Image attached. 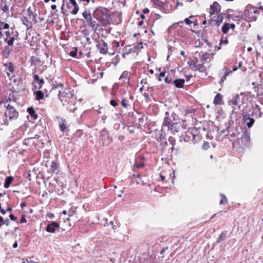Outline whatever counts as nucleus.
I'll return each instance as SVG.
<instances>
[{
	"label": "nucleus",
	"mask_w": 263,
	"mask_h": 263,
	"mask_svg": "<svg viewBox=\"0 0 263 263\" xmlns=\"http://www.w3.org/2000/svg\"><path fill=\"white\" fill-rule=\"evenodd\" d=\"M222 103V96L220 93H217L214 100V103L215 104L220 105Z\"/></svg>",
	"instance_id": "aec40b11"
},
{
	"label": "nucleus",
	"mask_w": 263,
	"mask_h": 263,
	"mask_svg": "<svg viewBox=\"0 0 263 263\" xmlns=\"http://www.w3.org/2000/svg\"><path fill=\"white\" fill-rule=\"evenodd\" d=\"M251 116H256L257 117H260L262 113L261 112L259 106L257 105H255V107H253V110L251 114H250Z\"/></svg>",
	"instance_id": "f3484780"
},
{
	"label": "nucleus",
	"mask_w": 263,
	"mask_h": 263,
	"mask_svg": "<svg viewBox=\"0 0 263 263\" xmlns=\"http://www.w3.org/2000/svg\"><path fill=\"white\" fill-rule=\"evenodd\" d=\"M129 73L128 71H124L120 77V80H124L123 81L125 82V80H128ZM128 84H129V81H128Z\"/></svg>",
	"instance_id": "5701e85b"
},
{
	"label": "nucleus",
	"mask_w": 263,
	"mask_h": 263,
	"mask_svg": "<svg viewBox=\"0 0 263 263\" xmlns=\"http://www.w3.org/2000/svg\"><path fill=\"white\" fill-rule=\"evenodd\" d=\"M59 164L57 162L52 161L49 169L47 171V173L52 175L53 173H58L59 171Z\"/></svg>",
	"instance_id": "2eb2a0df"
},
{
	"label": "nucleus",
	"mask_w": 263,
	"mask_h": 263,
	"mask_svg": "<svg viewBox=\"0 0 263 263\" xmlns=\"http://www.w3.org/2000/svg\"><path fill=\"white\" fill-rule=\"evenodd\" d=\"M196 62L194 61L193 60H189L187 61V64L190 66H193L194 67L195 66Z\"/></svg>",
	"instance_id": "a19ab883"
},
{
	"label": "nucleus",
	"mask_w": 263,
	"mask_h": 263,
	"mask_svg": "<svg viewBox=\"0 0 263 263\" xmlns=\"http://www.w3.org/2000/svg\"><path fill=\"white\" fill-rule=\"evenodd\" d=\"M183 22H182V21H181V22H178V23H177V24H178L179 26H181V27H182V25L183 24Z\"/></svg>",
	"instance_id": "338daca9"
},
{
	"label": "nucleus",
	"mask_w": 263,
	"mask_h": 263,
	"mask_svg": "<svg viewBox=\"0 0 263 263\" xmlns=\"http://www.w3.org/2000/svg\"><path fill=\"white\" fill-rule=\"evenodd\" d=\"M63 2L66 4L68 9H70L72 6L73 7V9L70 12V13L73 15L77 14L79 10V7L75 0H63Z\"/></svg>",
	"instance_id": "1a4fd4ad"
},
{
	"label": "nucleus",
	"mask_w": 263,
	"mask_h": 263,
	"mask_svg": "<svg viewBox=\"0 0 263 263\" xmlns=\"http://www.w3.org/2000/svg\"><path fill=\"white\" fill-rule=\"evenodd\" d=\"M220 6L217 2H214L210 6V14L212 15L215 13H218L220 11Z\"/></svg>",
	"instance_id": "4468645a"
},
{
	"label": "nucleus",
	"mask_w": 263,
	"mask_h": 263,
	"mask_svg": "<svg viewBox=\"0 0 263 263\" xmlns=\"http://www.w3.org/2000/svg\"><path fill=\"white\" fill-rule=\"evenodd\" d=\"M81 2H84V5H86L89 2V0H81Z\"/></svg>",
	"instance_id": "bf43d9fd"
},
{
	"label": "nucleus",
	"mask_w": 263,
	"mask_h": 263,
	"mask_svg": "<svg viewBox=\"0 0 263 263\" xmlns=\"http://www.w3.org/2000/svg\"><path fill=\"white\" fill-rule=\"evenodd\" d=\"M250 132L249 130L245 129L242 134L239 136V133H233L231 135L232 137H236L238 139V143L242 147L246 146L250 142Z\"/></svg>",
	"instance_id": "20e7f679"
},
{
	"label": "nucleus",
	"mask_w": 263,
	"mask_h": 263,
	"mask_svg": "<svg viewBox=\"0 0 263 263\" xmlns=\"http://www.w3.org/2000/svg\"><path fill=\"white\" fill-rule=\"evenodd\" d=\"M110 104L112 106H116L118 105L117 101L115 100H111L110 102Z\"/></svg>",
	"instance_id": "79ce46f5"
},
{
	"label": "nucleus",
	"mask_w": 263,
	"mask_h": 263,
	"mask_svg": "<svg viewBox=\"0 0 263 263\" xmlns=\"http://www.w3.org/2000/svg\"><path fill=\"white\" fill-rule=\"evenodd\" d=\"M208 58V55L206 54H204L203 55H202V59L203 60H206V59Z\"/></svg>",
	"instance_id": "4d7b16f0"
},
{
	"label": "nucleus",
	"mask_w": 263,
	"mask_h": 263,
	"mask_svg": "<svg viewBox=\"0 0 263 263\" xmlns=\"http://www.w3.org/2000/svg\"><path fill=\"white\" fill-rule=\"evenodd\" d=\"M118 139L119 140H120V141H122L124 139V137L123 136H120L119 137H118Z\"/></svg>",
	"instance_id": "0e129e2a"
},
{
	"label": "nucleus",
	"mask_w": 263,
	"mask_h": 263,
	"mask_svg": "<svg viewBox=\"0 0 263 263\" xmlns=\"http://www.w3.org/2000/svg\"><path fill=\"white\" fill-rule=\"evenodd\" d=\"M78 49L76 48L73 50L71 51L69 53V55L72 57H76L77 54Z\"/></svg>",
	"instance_id": "2f4dec72"
},
{
	"label": "nucleus",
	"mask_w": 263,
	"mask_h": 263,
	"mask_svg": "<svg viewBox=\"0 0 263 263\" xmlns=\"http://www.w3.org/2000/svg\"><path fill=\"white\" fill-rule=\"evenodd\" d=\"M142 12L144 14H146L149 12V10L148 8H146L143 10Z\"/></svg>",
	"instance_id": "603ef678"
},
{
	"label": "nucleus",
	"mask_w": 263,
	"mask_h": 263,
	"mask_svg": "<svg viewBox=\"0 0 263 263\" xmlns=\"http://www.w3.org/2000/svg\"><path fill=\"white\" fill-rule=\"evenodd\" d=\"M28 111H29V114L32 116H33V114L35 113V111L33 110V109L31 108H29L28 109Z\"/></svg>",
	"instance_id": "09e8293b"
},
{
	"label": "nucleus",
	"mask_w": 263,
	"mask_h": 263,
	"mask_svg": "<svg viewBox=\"0 0 263 263\" xmlns=\"http://www.w3.org/2000/svg\"><path fill=\"white\" fill-rule=\"evenodd\" d=\"M27 15L22 17V23L26 26H31L32 24L36 23V15L33 13L30 7L27 10Z\"/></svg>",
	"instance_id": "39448f33"
},
{
	"label": "nucleus",
	"mask_w": 263,
	"mask_h": 263,
	"mask_svg": "<svg viewBox=\"0 0 263 263\" xmlns=\"http://www.w3.org/2000/svg\"><path fill=\"white\" fill-rule=\"evenodd\" d=\"M168 249V247H164L160 251V254H163L165 253V252L166 251V250H167Z\"/></svg>",
	"instance_id": "3c124183"
},
{
	"label": "nucleus",
	"mask_w": 263,
	"mask_h": 263,
	"mask_svg": "<svg viewBox=\"0 0 263 263\" xmlns=\"http://www.w3.org/2000/svg\"><path fill=\"white\" fill-rule=\"evenodd\" d=\"M175 115L174 114H172L171 116H170V113L168 112H165V117L164 118L163 122V126H167L168 128L171 126V128L175 127V126L177 125V122L174 123L173 122V120H172V118H173V120H175ZM172 129V128H171Z\"/></svg>",
	"instance_id": "0eeeda50"
},
{
	"label": "nucleus",
	"mask_w": 263,
	"mask_h": 263,
	"mask_svg": "<svg viewBox=\"0 0 263 263\" xmlns=\"http://www.w3.org/2000/svg\"><path fill=\"white\" fill-rule=\"evenodd\" d=\"M165 82L167 84H171L172 82V79L171 77L167 76L165 78Z\"/></svg>",
	"instance_id": "58836bf2"
},
{
	"label": "nucleus",
	"mask_w": 263,
	"mask_h": 263,
	"mask_svg": "<svg viewBox=\"0 0 263 263\" xmlns=\"http://www.w3.org/2000/svg\"><path fill=\"white\" fill-rule=\"evenodd\" d=\"M23 263H39L38 262L33 261L31 260V258L27 259L26 261H24Z\"/></svg>",
	"instance_id": "de8ad7c7"
},
{
	"label": "nucleus",
	"mask_w": 263,
	"mask_h": 263,
	"mask_svg": "<svg viewBox=\"0 0 263 263\" xmlns=\"http://www.w3.org/2000/svg\"><path fill=\"white\" fill-rule=\"evenodd\" d=\"M93 16L103 26L110 24L111 22L110 12L105 8L101 7L98 8L93 12Z\"/></svg>",
	"instance_id": "f257e3e1"
},
{
	"label": "nucleus",
	"mask_w": 263,
	"mask_h": 263,
	"mask_svg": "<svg viewBox=\"0 0 263 263\" xmlns=\"http://www.w3.org/2000/svg\"><path fill=\"white\" fill-rule=\"evenodd\" d=\"M0 211L3 215H5L6 213V211L3 209H2Z\"/></svg>",
	"instance_id": "e2e57ef3"
},
{
	"label": "nucleus",
	"mask_w": 263,
	"mask_h": 263,
	"mask_svg": "<svg viewBox=\"0 0 263 263\" xmlns=\"http://www.w3.org/2000/svg\"><path fill=\"white\" fill-rule=\"evenodd\" d=\"M168 142L171 144L172 146H174L175 144V139L173 137H170L168 140Z\"/></svg>",
	"instance_id": "72a5a7b5"
},
{
	"label": "nucleus",
	"mask_w": 263,
	"mask_h": 263,
	"mask_svg": "<svg viewBox=\"0 0 263 263\" xmlns=\"http://www.w3.org/2000/svg\"><path fill=\"white\" fill-rule=\"evenodd\" d=\"M97 42V47L99 49L100 52L102 54H106L108 51L107 44L103 40L100 41H96Z\"/></svg>",
	"instance_id": "9b49d317"
},
{
	"label": "nucleus",
	"mask_w": 263,
	"mask_h": 263,
	"mask_svg": "<svg viewBox=\"0 0 263 263\" xmlns=\"http://www.w3.org/2000/svg\"><path fill=\"white\" fill-rule=\"evenodd\" d=\"M232 71H226L222 79H221V81L223 82L224 80L226 78V77L228 76V74L231 73Z\"/></svg>",
	"instance_id": "a18cd8bd"
},
{
	"label": "nucleus",
	"mask_w": 263,
	"mask_h": 263,
	"mask_svg": "<svg viewBox=\"0 0 263 263\" xmlns=\"http://www.w3.org/2000/svg\"><path fill=\"white\" fill-rule=\"evenodd\" d=\"M226 233V232H222L221 234V235L219 236V238L217 240V242L219 243L221 241L225 239V234Z\"/></svg>",
	"instance_id": "c756f323"
},
{
	"label": "nucleus",
	"mask_w": 263,
	"mask_h": 263,
	"mask_svg": "<svg viewBox=\"0 0 263 263\" xmlns=\"http://www.w3.org/2000/svg\"><path fill=\"white\" fill-rule=\"evenodd\" d=\"M185 81L184 79H176L174 81L173 83L175 86L178 88H183L184 86Z\"/></svg>",
	"instance_id": "a211bd4d"
},
{
	"label": "nucleus",
	"mask_w": 263,
	"mask_h": 263,
	"mask_svg": "<svg viewBox=\"0 0 263 263\" xmlns=\"http://www.w3.org/2000/svg\"><path fill=\"white\" fill-rule=\"evenodd\" d=\"M135 166L138 168H140L143 167L144 166V163L143 162H136Z\"/></svg>",
	"instance_id": "e433bc0d"
},
{
	"label": "nucleus",
	"mask_w": 263,
	"mask_h": 263,
	"mask_svg": "<svg viewBox=\"0 0 263 263\" xmlns=\"http://www.w3.org/2000/svg\"><path fill=\"white\" fill-rule=\"evenodd\" d=\"M228 26L229 27V28H232L233 29H234L235 28V25L234 24H229V23Z\"/></svg>",
	"instance_id": "864d4df0"
},
{
	"label": "nucleus",
	"mask_w": 263,
	"mask_h": 263,
	"mask_svg": "<svg viewBox=\"0 0 263 263\" xmlns=\"http://www.w3.org/2000/svg\"><path fill=\"white\" fill-rule=\"evenodd\" d=\"M122 105L125 108H127L128 106V101L125 99H123L122 101Z\"/></svg>",
	"instance_id": "473e14b6"
},
{
	"label": "nucleus",
	"mask_w": 263,
	"mask_h": 263,
	"mask_svg": "<svg viewBox=\"0 0 263 263\" xmlns=\"http://www.w3.org/2000/svg\"><path fill=\"white\" fill-rule=\"evenodd\" d=\"M242 116L243 117V122L247 124L249 128L251 127L254 123V120L252 118L250 117V115L247 112V111H243Z\"/></svg>",
	"instance_id": "9d476101"
},
{
	"label": "nucleus",
	"mask_w": 263,
	"mask_h": 263,
	"mask_svg": "<svg viewBox=\"0 0 263 263\" xmlns=\"http://www.w3.org/2000/svg\"><path fill=\"white\" fill-rule=\"evenodd\" d=\"M248 102V98L243 93L237 95L233 97L229 102V105L232 106L233 111L236 112L241 108V107H245Z\"/></svg>",
	"instance_id": "f03ea898"
},
{
	"label": "nucleus",
	"mask_w": 263,
	"mask_h": 263,
	"mask_svg": "<svg viewBox=\"0 0 263 263\" xmlns=\"http://www.w3.org/2000/svg\"><path fill=\"white\" fill-rule=\"evenodd\" d=\"M165 72L164 71L161 72L159 74L160 77H164L165 76Z\"/></svg>",
	"instance_id": "052dcab7"
},
{
	"label": "nucleus",
	"mask_w": 263,
	"mask_h": 263,
	"mask_svg": "<svg viewBox=\"0 0 263 263\" xmlns=\"http://www.w3.org/2000/svg\"><path fill=\"white\" fill-rule=\"evenodd\" d=\"M5 2L6 0H4V1L3 0L2 1V3H5ZM1 8L4 12H7L9 10V7L6 4H4V5L2 4L1 5Z\"/></svg>",
	"instance_id": "bb28decb"
},
{
	"label": "nucleus",
	"mask_w": 263,
	"mask_h": 263,
	"mask_svg": "<svg viewBox=\"0 0 263 263\" xmlns=\"http://www.w3.org/2000/svg\"><path fill=\"white\" fill-rule=\"evenodd\" d=\"M238 68L237 66V65H235L233 66V68H232V71H236V70H237V69H238Z\"/></svg>",
	"instance_id": "680f3d73"
},
{
	"label": "nucleus",
	"mask_w": 263,
	"mask_h": 263,
	"mask_svg": "<svg viewBox=\"0 0 263 263\" xmlns=\"http://www.w3.org/2000/svg\"><path fill=\"white\" fill-rule=\"evenodd\" d=\"M82 15L89 27L96 31L100 25L97 24L96 21L92 20L90 13L86 10L83 12Z\"/></svg>",
	"instance_id": "423d86ee"
},
{
	"label": "nucleus",
	"mask_w": 263,
	"mask_h": 263,
	"mask_svg": "<svg viewBox=\"0 0 263 263\" xmlns=\"http://www.w3.org/2000/svg\"><path fill=\"white\" fill-rule=\"evenodd\" d=\"M214 18H215L214 20H212L209 21V24L211 25L217 26H219L223 20V17L222 14H220L217 16H215Z\"/></svg>",
	"instance_id": "ddd939ff"
},
{
	"label": "nucleus",
	"mask_w": 263,
	"mask_h": 263,
	"mask_svg": "<svg viewBox=\"0 0 263 263\" xmlns=\"http://www.w3.org/2000/svg\"><path fill=\"white\" fill-rule=\"evenodd\" d=\"M26 222H27V220L26 219L25 215H23L22 216L21 220H20V223H24V222L26 223Z\"/></svg>",
	"instance_id": "c03bdc74"
},
{
	"label": "nucleus",
	"mask_w": 263,
	"mask_h": 263,
	"mask_svg": "<svg viewBox=\"0 0 263 263\" xmlns=\"http://www.w3.org/2000/svg\"><path fill=\"white\" fill-rule=\"evenodd\" d=\"M33 78L34 80L39 85V89H41L44 83V80L43 79H40L39 76L36 74H33Z\"/></svg>",
	"instance_id": "6ab92c4d"
},
{
	"label": "nucleus",
	"mask_w": 263,
	"mask_h": 263,
	"mask_svg": "<svg viewBox=\"0 0 263 263\" xmlns=\"http://www.w3.org/2000/svg\"><path fill=\"white\" fill-rule=\"evenodd\" d=\"M5 66H7L8 67V70L10 72H13L14 71V66L12 63H9L7 64H5Z\"/></svg>",
	"instance_id": "c85d7f7f"
},
{
	"label": "nucleus",
	"mask_w": 263,
	"mask_h": 263,
	"mask_svg": "<svg viewBox=\"0 0 263 263\" xmlns=\"http://www.w3.org/2000/svg\"><path fill=\"white\" fill-rule=\"evenodd\" d=\"M5 116L8 117L9 120H12L16 119L18 116V112L12 105L8 104L7 106V110L5 112Z\"/></svg>",
	"instance_id": "6e6552de"
},
{
	"label": "nucleus",
	"mask_w": 263,
	"mask_h": 263,
	"mask_svg": "<svg viewBox=\"0 0 263 263\" xmlns=\"http://www.w3.org/2000/svg\"><path fill=\"white\" fill-rule=\"evenodd\" d=\"M143 96L144 97L145 101L146 102H148L150 100V98H149V95L148 93H146V92L144 93Z\"/></svg>",
	"instance_id": "ea45409f"
},
{
	"label": "nucleus",
	"mask_w": 263,
	"mask_h": 263,
	"mask_svg": "<svg viewBox=\"0 0 263 263\" xmlns=\"http://www.w3.org/2000/svg\"><path fill=\"white\" fill-rule=\"evenodd\" d=\"M228 25L229 23H225L221 28L222 31L224 34L227 33L230 29Z\"/></svg>",
	"instance_id": "393cba45"
},
{
	"label": "nucleus",
	"mask_w": 263,
	"mask_h": 263,
	"mask_svg": "<svg viewBox=\"0 0 263 263\" xmlns=\"http://www.w3.org/2000/svg\"><path fill=\"white\" fill-rule=\"evenodd\" d=\"M51 8L52 9V10H55L56 12L58 11V10H57V6L55 5H52L51 6Z\"/></svg>",
	"instance_id": "6e6d98bb"
},
{
	"label": "nucleus",
	"mask_w": 263,
	"mask_h": 263,
	"mask_svg": "<svg viewBox=\"0 0 263 263\" xmlns=\"http://www.w3.org/2000/svg\"><path fill=\"white\" fill-rule=\"evenodd\" d=\"M0 26L2 28V30L3 32L4 30H9V25L8 23H5L3 22L0 23Z\"/></svg>",
	"instance_id": "a878e982"
},
{
	"label": "nucleus",
	"mask_w": 263,
	"mask_h": 263,
	"mask_svg": "<svg viewBox=\"0 0 263 263\" xmlns=\"http://www.w3.org/2000/svg\"><path fill=\"white\" fill-rule=\"evenodd\" d=\"M35 98L37 100H41L44 98V93L42 91L39 90L36 92Z\"/></svg>",
	"instance_id": "b1692460"
},
{
	"label": "nucleus",
	"mask_w": 263,
	"mask_h": 263,
	"mask_svg": "<svg viewBox=\"0 0 263 263\" xmlns=\"http://www.w3.org/2000/svg\"><path fill=\"white\" fill-rule=\"evenodd\" d=\"M9 217H10V220H11L12 221H15L17 219V218L15 216H14L13 214H10L9 215Z\"/></svg>",
	"instance_id": "8fccbe9b"
},
{
	"label": "nucleus",
	"mask_w": 263,
	"mask_h": 263,
	"mask_svg": "<svg viewBox=\"0 0 263 263\" xmlns=\"http://www.w3.org/2000/svg\"><path fill=\"white\" fill-rule=\"evenodd\" d=\"M59 123V128L62 132H64L67 129L66 120L62 118L58 117Z\"/></svg>",
	"instance_id": "dca6fc26"
},
{
	"label": "nucleus",
	"mask_w": 263,
	"mask_h": 263,
	"mask_svg": "<svg viewBox=\"0 0 263 263\" xmlns=\"http://www.w3.org/2000/svg\"><path fill=\"white\" fill-rule=\"evenodd\" d=\"M13 177L12 176L7 177L5 179L4 186L5 188L7 189L10 186V184L13 181Z\"/></svg>",
	"instance_id": "412c9836"
},
{
	"label": "nucleus",
	"mask_w": 263,
	"mask_h": 263,
	"mask_svg": "<svg viewBox=\"0 0 263 263\" xmlns=\"http://www.w3.org/2000/svg\"><path fill=\"white\" fill-rule=\"evenodd\" d=\"M17 37V35L14 33L13 30H8L4 31V35L3 37L4 38V42L7 43L8 46H6L3 52L7 55H9L10 54V50L9 46H12L14 44V42Z\"/></svg>",
	"instance_id": "7ed1b4c3"
},
{
	"label": "nucleus",
	"mask_w": 263,
	"mask_h": 263,
	"mask_svg": "<svg viewBox=\"0 0 263 263\" xmlns=\"http://www.w3.org/2000/svg\"><path fill=\"white\" fill-rule=\"evenodd\" d=\"M184 22L187 25H190L192 23V21L191 20H190V19L189 18H186L184 20Z\"/></svg>",
	"instance_id": "49530a36"
},
{
	"label": "nucleus",
	"mask_w": 263,
	"mask_h": 263,
	"mask_svg": "<svg viewBox=\"0 0 263 263\" xmlns=\"http://www.w3.org/2000/svg\"><path fill=\"white\" fill-rule=\"evenodd\" d=\"M222 197L223 198L220 201V204H224L227 202V199L226 196L222 195Z\"/></svg>",
	"instance_id": "c9c22d12"
},
{
	"label": "nucleus",
	"mask_w": 263,
	"mask_h": 263,
	"mask_svg": "<svg viewBox=\"0 0 263 263\" xmlns=\"http://www.w3.org/2000/svg\"><path fill=\"white\" fill-rule=\"evenodd\" d=\"M160 178L161 179V180L163 181L165 180V177L161 174L160 175Z\"/></svg>",
	"instance_id": "774afa93"
},
{
	"label": "nucleus",
	"mask_w": 263,
	"mask_h": 263,
	"mask_svg": "<svg viewBox=\"0 0 263 263\" xmlns=\"http://www.w3.org/2000/svg\"><path fill=\"white\" fill-rule=\"evenodd\" d=\"M50 151L48 150H46L43 153V157L44 158H49L50 156Z\"/></svg>",
	"instance_id": "f704fd0d"
},
{
	"label": "nucleus",
	"mask_w": 263,
	"mask_h": 263,
	"mask_svg": "<svg viewBox=\"0 0 263 263\" xmlns=\"http://www.w3.org/2000/svg\"><path fill=\"white\" fill-rule=\"evenodd\" d=\"M195 67L196 68V69L198 70L200 72H204L205 70V68L204 66L203 63H200L197 64V60H196V63L195 65Z\"/></svg>",
	"instance_id": "4be33fe9"
},
{
	"label": "nucleus",
	"mask_w": 263,
	"mask_h": 263,
	"mask_svg": "<svg viewBox=\"0 0 263 263\" xmlns=\"http://www.w3.org/2000/svg\"><path fill=\"white\" fill-rule=\"evenodd\" d=\"M76 212V208L71 207L68 211L69 216H72Z\"/></svg>",
	"instance_id": "7c9ffc66"
},
{
	"label": "nucleus",
	"mask_w": 263,
	"mask_h": 263,
	"mask_svg": "<svg viewBox=\"0 0 263 263\" xmlns=\"http://www.w3.org/2000/svg\"><path fill=\"white\" fill-rule=\"evenodd\" d=\"M10 222L8 218H7V219L4 220V221L2 222V223H3V224H6L7 226L10 225Z\"/></svg>",
	"instance_id": "37998d69"
},
{
	"label": "nucleus",
	"mask_w": 263,
	"mask_h": 263,
	"mask_svg": "<svg viewBox=\"0 0 263 263\" xmlns=\"http://www.w3.org/2000/svg\"><path fill=\"white\" fill-rule=\"evenodd\" d=\"M4 36V33L2 30V28L0 26V39H2Z\"/></svg>",
	"instance_id": "5fc2aeb1"
},
{
	"label": "nucleus",
	"mask_w": 263,
	"mask_h": 263,
	"mask_svg": "<svg viewBox=\"0 0 263 263\" xmlns=\"http://www.w3.org/2000/svg\"><path fill=\"white\" fill-rule=\"evenodd\" d=\"M65 93L64 92L59 91V98L61 101H63V98L65 96Z\"/></svg>",
	"instance_id": "4c0bfd02"
},
{
	"label": "nucleus",
	"mask_w": 263,
	"mask_h": 263,
	"mask_svg": "<svg viewBox=\"0 0 263 263\" xmlns=\"http://www.w3.org/2000/svg\"><path fill=\"white\" fill-rule=\"evenodd\" d=\"M153 3H154L155 5H156V6L159 7H163V5H164V4L163 3L160 1V0H152Z\"/></svg>",
	"instance_id": "cd10ccee"
},
{
	"label": "nucleus",
	"mask_w": 263,
	"mask_h": 263,
	"mask_svg": "<svg viewBox=\"0 0 263 263\" xmlns=\"http://www.w3.org/2000/svg\"><path fill=\"white\" fill-rule=\"evenodd\" d=\"M86 42L88 44L90 45L91 44V42L90 41V39L89 37L86 38Z\"/></svg>",
	"instance_id": "13d9d810"
},
{
	"label": "nucleus",
	"mask_w": 263,
	"mask_h": 263,
	"mask_svg": "<svg viewBox=\"0 0 263 263\" xmlns=\"http://www.w3.org/2000/svg\"><path fill=\"white\" fill-rule=\"evenodd\" d=\"M17 246H18V245H17V242L16 241H15V242L13 243V248H17Z\"/></svg>",
	"instance_id": "69168bd1"
},
{
	"label": "nucleus",
	"mask_w": 263,
	"mask_h": 263,
	"mask_svg": "<svg viewBox=\"0 0 263 263\" xmlns=\"http://www.w3.org/2000/svg\"><path fill=\"white\" fill-rule=\"evenodd\" d=\"M59 228L60 224L56 221H52L47 225L46 230L48 233H53L57 229Z\"/></svg>",
	"instance_id": "f8f14e48"
}]
</instances>
